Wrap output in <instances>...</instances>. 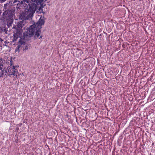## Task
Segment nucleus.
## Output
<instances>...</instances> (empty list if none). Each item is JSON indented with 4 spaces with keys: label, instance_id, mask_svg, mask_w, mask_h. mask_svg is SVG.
I'll return each mask as SVG.
<instances>
[{
    "label": "nucleus",
    "instance_id": "f257e3e1",
    "mask_svg": "<svg viewBox=\"0 0 155 155\" xmlns=\"http://www.w3.org/2000/svg\"><path fill=\"white\" fill-rule=\"evenodd\" d=\"M10 66H8L7 67V74H5L4 76L6 78H7L8 76H10L11 77V75H12V77H14L15 76L17 77V74L18 73V71L17 69H15L14 68H13L11 67L13 65V63L12 61V59H10Z\"/></svg>",
    "mask_w": 155,
    "mask_h": 155
},
{
    "label": "nucleus",
    "instance_id": "f03ea898",
    "mask_svg": "<svg viewBox=\"0 0 155 155\" xmlns=\"http://www.w3.org/2000/svg\"><path fill=\"white\" fill-rule=\"evenodd\" d=\"M37 29V28L34 25H31L24 33V35L31 37L34 35V32Z\"/></svg>",
    "mask_w": 155,
    "mask_h": 155
},
{
    "label": "nucleus",
    "instance_id": "7ed1b4c3",
    "mask_svg": "<svg viewBox=\"0 0 155 155\" xmlns=\"http://www.w3.org/2000/svg\"><path fill=\"white\" fill-rule=\"evenodd\" d=\"M0 70L1 71L0 73V78L3 77L5 75L4 74H7V69L5 61L3 64H0Z\"/></svg>",
    "mask_w": 155,
    "mask_h": 155
},
{
    "label": "nucleus",
    "instance_id": "20e7f679",
    "mask_svg": "<svg viewBox=\"0 0 155 155\" xmlns=\"http://www.w3.org/2000/svg\"><path fill=\"white\" fill-rule=\"evenodd\" d=\"M45 23V21L44 19L40 18L38 22L36 24L34 25L37 28V29H40L41 28V26L44 25Z\"/></svg>",
    "mask_w": 155,
    "mask_h": 155
},
{
    "label": "nucleus",
    "instance_id": "39448f33",
    "mask_svg": "<svg viewBox=\"0 0 155 155\" xmlns=\"http://www.w3.org/2000/svg\"><path fill=\"white\" fill-rule=\"evenodd\" d=\"M40 29H38L35 32V37L36 38H38L41 33V30Z\"/></svg>",
    "mask_w": 155,
    "mask_h": 155
},
{
    "label": "nucleus",
    "instance_id": "423d86ee",
    "mask_svg": "<svg viewBox=\"0 0 155 155\" xmlns=\"http://www.w3.org/2000/svg\"><path fill=\"white\" fill-rule=\"evenodd\" d=\"M22 23L20 22V23H18L17 24V28L19 29H21L22 27Z\"/></svg>",
    "mask_w": 155,
    "mask_h": 155
},
{
    "label": "nucleus",
    "instance_id": "0eeeda50",
    "mask_svg": "<svg viewBox=\"0 0 155 155\" xmlns=\"http://www.w3.org/2000/svg\"><path fill=\"white\" fill-rule=\"evenodd\" d=\"M4 59H0V64H3L4 63L5 60H3Z\"/></svg>",
    "mask_w": 155,
    "mask_h": 155
},
{
    "label": "nucleus",
    "instance_id": "6e6552de",
    "mask_svg": "<svg viewBox=\"0 0 155 155\" xmlns=\"http://www.w3.org/2000/svg\"><path fill=\"white\" fill-rule=\"evenodd\" d=\"M13 22V19H11V21L10 22V23H9V24H8V27L10 25H11V24Z\"/></svg>",
    "mask_w": 155,
    "mask_h": 155
},
{
    "label": "nucleus",
    "instance_id": "1a4fd4ad",
    "mask_svg": "<svg viewBox=\"0 0 155 155\" xmlns=\"http://www.w3.org/2000/svg\"><path fill=\"white\" fill-rule=\"evenodd\" d=\"M19 67V66H12V67L13 68H14L15 69H16L15 68H18Z\"/></svg>",
    "mask_w": 155,
    "mask_h": 155
},
{
    "label": "nucleus",
    "instance_id": "9d476101",
    "mask_svg": "<svg viewBox=\"0 0 155 155\" xmlns=\"http://www.w3.org/2000/svg\"><path fill=\"white\" fill-rule=\"evenodd\" d=\"M6 0H0V2L2 3L3 2H5V1Z\"/></svg>",
    "mask_w": 155,
    "mask_h": 155
},
{
    "label": "nucleus",
    "instance_id": "9b49d317",
    "mask_svg": "<svg viewBox=\"0 0 155 155\" xmlns=\"http://www.w3.org/2000/svg\"><path fill=\"white\" fill-rule=\"evenodd\" d=\"M22 125V123H20L18 124V125H19V127H21Z\"/></svg>",
    "mask_w": 155,
    "mask_h": 155
},
{
    "label": "nucleus",
    "instance_id": "f8f14e48",
    "mask_svg": "<svg viewBox=\"0 0 155 155\" xmlns=\"http://www.w3.org/2000/svg\"><path fill=\"white\" fill-rule=\"evenodd\" d=\"M12 28L13 29H16V27L15 26H14Z\"/></svg>",
    "mask_w": 155,
    "mask_h": 155
},
{
    "label": "nucleus",
    "instance_id": "ddd939ff",
    "mask_svg": "<svg viewBox=\"0 0 155 155\" xmlns=\"http://www.w3.org/2000/svg\"><path fill=\"white\" fill-rule=\"evenodd\" d=\"M31 1H32V3H33L34 2V0H31Z\"/></svg>",
    "mask_w": 155,
    "mask_h": 155
},
{
    "label": "nucleus",
    "instance_id": "4468645a",
    "mask_svg": "<svg viewBox=\"0 0 155 155\" xmlns=\"http://www.w3.org/2000/svg\"><path fill=\"white\" fill-rule=\"evenodd\" d=\"M0 30H1L2 31V28L1 27H0Z\"/></svg>",
    "mask_w": 155,
    "mask_h": 155
},
{
    "label": "nucleus",
    "instance_id": "2eb2a0df",
    "mask_svg": "<svg viewBox=\"0 0 155 155\" xmlns=\"http://www.w3.org/2000/svg\"><path fill=\"white\" fill-rule=\"evenodd\" d=\"M41 37H42V36H41L40 37V38H39V39H40V38H41Z\"/></svg>",
    "mask_w": 155,
    "mask_h": 155
},
{
    "label": "nucleus",
    "instance_id": "dca6fc26",
    "mask_svg": "<svg viewBox=\"0 0 155 155\" xmlns=\"http://www.w3.org/2000/svg\"><path fill=\"white\" fill-rule=\"evenodd\" d=\"M66 116L68 117V114L66 115Z\"/></svg>",
    "mask_w": 155,
    "mask_h": 155
},
{
    "label": "nucleus",
    "instance_id": "f3484780",
    "mask_svg": "<svg viewBox=\"0 0 155 155\" xmlns=\"http://www.w3.org/2000/svg\"><path fill=\"white\" fill-rule=\"evenodd\" d=\"M97 60L98 61H99V59H97Z\"/></svg>",
    "mask_w": 155,
    "mask_h": 155
},
{
    "label": "nucleus",
    "instance_id": "a211bd4d",
    "mask_svg": "<svg viewBox=\"0 0 155 155\" xmlns=\"http://www.w3.org/2000/svg\"><path fill=\"white\" fill-rule=\"evenodd\" d=\"M86 59H84V60H86Z\"/></svg>",
    "mask_w": 155,
    "mask_h": 155
}]
</instances>
